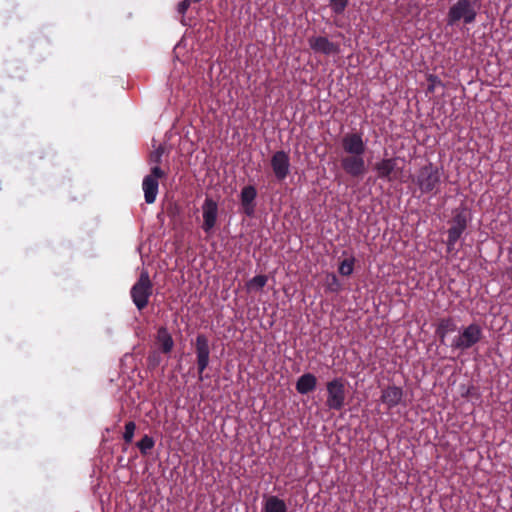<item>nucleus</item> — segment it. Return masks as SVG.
Here are the masks:
<instances>
[{
    "instance_id": "393cba45",
    "label": "nucleus",
    "mask_w": 512,
    "mask_h": 512,
    "mask_svg": "<svg viewBox=\"0 0 512 512\" xmlns=\"http://www.w3.org/2000/svg\"><path fill=\"white\" fill-rule=\"evenodd\" d=\"M354 268V258L344 259L339 265V273L343 276L352 274Z\"/></svg>"
},
{
    "instance_id": "a211bd4d",
    "label": "nucleus",
    "mask_w": 512,
    "mask_h": 512,
    "mask_svg": "<svg viewBox=\"0 0 512 512\" xmlns=\"http://www.w3.org/2000/svg\"><path fill=\"white\" fill-rule=\"evenodd\" d=\"M375 169L377 170L378 176L380 178H387L388 180H392L395 176L394 162H378L375 166Z\"/></svg>"
},
{
    "instance_id": "bb28decb",
    "label": "nucleus",
    "mask_w": 512,
    "mask_h": 512,
    "mask_svg": "<svg viewBox=\"0 0 512 512\" xmlns=\"http://www.w3.org/2000/svg\"><path fill=\"white\" fill-rule=\"evenodd\" d=\"M135 429H136L135 422L129 421L125 424V431L123 433V439H124L125 443L129 444L132 442Z\"/></svg>"
},
{
    "instance_id": "7c9ffc66",
    "label": "nucleus",
    "mask_w": 512,
    "mask_h": 512,
    "mask_svg": "<svg viewBox=\"0 0 512 512\" xmlns=\"http://www.w3.org/2000/svg\"><path fill=\"white\" fill-rule=\"evenodd\" d=\"M271 160H286V155L284 152H277L276 154L273 155Z\"/></svg>"
},
{
    "instance_id": "6e6552de",
    "label": "nucleus",
    "mask_w": 512,
    "mask_h": 512,
    "mask_svg": "<svg viewBox=\"0 0 512 512\" xmlns=\"http://www.w3.org/2000/svg\"><path fill=\"white\" fill-rule=\"evenodd\" d=\"M167 173L158 166L151 169L150 174L143 179L142 188L147 204H153L158 194L159 180L166 178Z\"/></svg>"
},
{
    "instance_id": "0eeeda50",
    "label": "nucleus",
    "mask_w": 512,
    "mask_h": 512,
    "mask_svg": "<svg viewBox=\"0 0 512 512\" xmlns=\"http://www.w3.org/2000/svg\"><path fill=\"white\" fill-rule=\"evenodd\" d=\"M341 148L352 160H362L366 151V142L363 140L361 132H349L341 138Z\"/></svg>"
},
{
    "instance_id": "412c9836",
    "label": "nucleus",
    "mask_w": 512,
    "mask_h": 512,
    "mask_svg": "<svg viewBox=\"0 0 512 512\" xmlns=\"http://www.w3.org/2000/svg\"><path fill=\"white\" fill-rule=\"evenodd\" d=\"M272 169L279 181L286 178L289 173V162H271Z\"/></svg>"
},
{
    "instance_id": "20e7f679",
    "label": "nucleus",
    "mask_w": 512,
    "mask_h": 512,
    "mask_svg": "<svg viewBox=\"0 0 512 512\" xmlns=\"http://www.w3.org/2000/svg\"><path fill=\"white\" fill-rule=\"evenodd\" d=\"M483 337V330L477 323H471L463 327L457 336L451 341L453 350L466 351L476 345Z\"/></svg>"
},
{
    "instance_id": "2eb2a0df",
    "label": "nucleus",
    "mask_w": 512,
    "mask_h": 512,
    "mask_svg": "<svg viewBox=\"0 0 512 512\" xmlns=\"http://www.w3.org/2000/svg\"><path fill=\"white\" fill-rule=\"evenodd\" d=\"M156 343L164 354H169L174 347V340L166 327L162 326L157 330Z\"/></svg>"
},
{
    "instance_id": "4468645a",
    "label": "nucleus",
    "mask_w": 512,
    "mask_h": 512,
    "mask_svg": "<svg viewBox=\"0 0 512 512\" xmlns=\"http://www.w3.org/2000/svg\"><path fill=\"white\" fill-rule=\"evenodd\" d=\"M457 324L452 317L441 318L436 327V335L441 344H445V338L448 334L457 331Z\"/></svg>"
},
{
    "instance_id": "f8f14e48",
    "label": "nucleus",
    "mask_w": 512,
    "mask_h": 512,
    "mask_svg": "<svg viewBox=\"0 0 512 512\" xmlns=\"http://www.w3.org/2000/svg\"><path fill=\"white\" fill-rule=\"evenodd\" d=\"M202 211L204 220L202 228L206 233H209L217 221L218 205L212 198L207 197L203 203Z\"/></svg>"
},
{
    "instance_id": "f03ea898",
    "label": "nucleus",
    "mask_w": 512,
    "mask_h": 512,
    "mask_svg": "<svg viewBox=\"0 0 512 512\" xmlns=\"http://www.w3.org/2000/svg\"><path fill=\"white\" fill-rule=\"evenodd\" d=\"M443 168L429 162L424 165L416 177V183L422 193H438V188L441 183V176Z\"/></svg>"
},
{
    "instance_id": "2f4dec72",
    "label": "nucleus",
    "mask_w": 512,
    "mask_h": 512,
    "mask_svg": "<svg viewBox=\"0 0 512 512\" xmlns=\"http://www.w3.org/2000/svg\"><path fill=\"white\" fill-rule=\"evenodd\" d=\"M470 394H471V389H468L466 395H470Z\"/></svg>"
},
{
    "instance_id": "a878e982",
    "label": "nucleus",
    "mask_w": 512,
    "mask_h": 512,
    "mask_svg": "<svg viewBox=\"0 0 512 512\" xmlns=\"http://www.w3.org/2000/svg\"><path fill=\"white\" fill-rule=\"evenodd\" d=\"M427 93L432 94L435 92L437 86H443L441 79L435 74L427 75Z\"/></svg>"
},
{
    "instance_id": "1a4fd4ad",
    "label": "nucleus",
    "mask_w": 512,
    "mask_h": 512,
    "mask_svg": "<svg viewBox=\"0 0 512 512\" xmlns=\"http://www.w3.org/2000/svg\"><path fill=\"white\" fill-rule=\"evenodd\" d=\"M195 353L197 361V369L199 380H203V372L209 365L210 361V346L209 340L206 335L198 334L195 341Z\"/></svg>"
},
{
    "instance_id": "9d476101",
    "label": "nucleus",
    "mask_w": 512,
    "mask_h": 512,
    "mask_svg": "<svg viewBox=\"0 0 512 512\" xmlns=\"http://www.w3.org/2000/svg\"><path fill=\"white\" fill-rule=\"evenodd\" d=\"M308 44L315 53H320L326 56L340 53V45L330 41L325 36H312L308 39Z\"/></svg>"
},
{
    "instance_id": "f3484780",
    "label": "nucleus",
    "mask_w": 512,
    "mask_h": 512,
    "mask_svg": "<svg viewBox=\"0 0 512 512\" xmlns=\"http://www.w3.org/2000/svg\"><path fill=\"white\" fill-rule=\"evenodd\" d=\"M265 512H287V506L284 500L277 496H270L264 504Z\"/></svg>"
},
{
    "instance_id": "c756f323",
    "label": "nucleus",
    "mask_w": 512,
    "mask_h": 512,
    "mask_svg": "<svg viewBox=\"0 0 512 512\" xmlns=\"http://www.w3.org/2000/svg\"><path fill=\"white\" fill-rule=\"evenodd\" d=\"M191 0H183L177 6V11L179 14L184 15L188 8L190 7Z\"/></svg>"
},
{
    "instance_id": "4be33fe9",
    "label": "nucleus",
    "mask_w": 512,
    "mask_h": 512,
    "mask_svg": "<svg viewBox=\"0 0 512 512\" xmlns=\"http://www.w3.org/2000/svg\"><path fill=\"white\" fill-rule=\"evenodd\" d=\"M268 278L266 275H257L250 279L246 286L249 291L251 290H261L267 283Z\"/></svg>"
},
{
    "instance_id": "9b49d317",
    "label": "nucleus",
    "mask_w": 512,
    "mask_h": 512,
    "mask_svg": "<svg viewBox=\"0 0 512 512\" xmlns=\"http://www.w3.org/2000/svg\"><path fill=\"white\" fill-rule=\"evenodd\" d=\"M257 189L253 185H246L241 189L239 199L241 212L247 217H252L256 211Z\"/></svg>"
},
{
    "instance_id": "7ed1b4c3",
    "label": "nucleus",
    "mask_w": 512,
    "mask_h": 512,
    "mask_svg": "<svg viewBox=\"0 0 512 512\" xmlns=\"http://www.w3.org/2000/svg\"><path fill=\"white\" fill-rule=\"evenodd\" d=\"M152 294L153 283L150 279L149 273L146 270H143L137 281L130 289L132 302L139 311H142L147 307Z\"/></svg>"
},
{
    "instance_id": "aec40b11",
    "label": "nucleus",
    "mask_w": 512,
    "mask_h": 512,
    "mask_svg": "<svg viewBox=\"0 0 512 512\" xmlns=\"http://www.w3.org/2000/svg\"><path fill=\"white\" fill-rule=\"evenodd\" d=\"M136 446L137 448L139 449L140 453L143 455V456H146L150 453V451L154 448L155 446V441L154 439L145 434L140 441H138L136 443Z\"/></svg>"
},
{
    "instance_id": "f257e3e1",
    "label": "nucleus",
    "mask_w": 512,
    "mask_h": 512,
    "mask_svg": "<svg viewBox=\"0 0 512 512\" xmlns=\"http://www.w3.org/2000/svg\"><path fill=\"white\" fill-rule=\"evenodd\" d=\"M478 14V5L476 0H457L453 3L446 15L447 26L453 27L460 23L464 25L473 24Z\"/></svg>"
},
{
    "instance_id": "b1692460",
    "label": "nucleus",
    "mask_w": 512,
    "mask_h": 512,
    "mask_svg": "<svg viewBox=\"0 0 512 512\" xmlns=\"http://www.w3.org/2000/svg\"><path fill=\"white\" fill-rule=\"evenodd\" d=\"M349 0H329V6L336 15H341L347 8Z\"/></svg>"
},
{
    "instance_id": "6ab92c4d",
    "label": "nucleus",
    "mask_w": 512,
    "mask_h": 512,
    "mask_svg": "<svg viewBox=\"0 0 512 512\" xmlns=\"http://www.w3.org/2000/svg\"><path fill=\"white\" fill-rule=\"evenodd\" d=\"M343 169L346 173L358 177L365 173V162H342Z\"/></svg>"
},
{
    "instance_id": "c85d7f7f",
    "label": "nucleus",
    "mask_w": 512,
    "mask_h": 512,
    "mask_svg": "<svg viewBox=\"0 0 512 512\" xmlns=\"http://www.w3.org/2000/svg\"><path fill=\"white\" fill-rule=\"evenodd\" d=\"M160 355L157 352L151 353L148 358L147 362L149 367L155 368L160 364Z\"/></svg>"
},
{
    "instance_id": "39448f33",
    "label": "nucleus",
    "mask_w": 512,
    "mask_h": 512,
    "mask_svg": "<svg viewBox=\"0 0 512 512\" xmlns=\"http://www.w3.org/2000/svg\"><path fill=\"white\" fill-rule=\"evenodd\" d=\"M469 221V213L465 208H458L453 211V217L448 222L450 227L447 231V250L454 249L455 244L465 232Z\"/></svg>"
},
{
    "instance_id": "5701e85b",
    "label": "nucleus",
    "mask_w": 512,
    "mask_h": 512,
    "mask_svg": "<svg viewBox=\"0 0 512 512\" xmlns=\"http://www.w3.org/2000/svg\"><path fill=\"white\" fill-rule=\"evenodd\" d=\"M325 287L329 292L337 293L341 290L342 286L335 274L327 276Z\"/></svg>"
},
{
    "instance_id": "dca6fc26",
    "label": "nucleus",
    "mask_w": 512,
    "mask_h": 512,
    "mask_svg": "<svg viewBox=\"0 0 512 512\" xmlns=\"http://www.w3.org/2000/svg\"><path fill=\"white\" fill-rule=\"evenodd\" d=\"M317 386V378L312 373L301 375L296 382V390L298 393L305 395L314 391Z\"/></svg>"
},
{
    "instance_id": "cd10ccee",
    "label": "nucleus",
    "mask_w": 512,
    "mask_h": 512,
    "mask_svg": "<svg viewBox=\"0 0 512 512\" xmlns=\"http://www.w3.org/2000/svg\"><path fill=\"white\" fill-rule=\"evenodd\" d=\"M162 157H169V153L165 145L159 144L158 147L151 152L150 160H161Z\"/></svg>"
},
{
    "instance_id": "423d86ee",
    "label": "nucleus",
    "mask_w": 512,
    "mask_h": 512,
    "mask_svg": "<svg viewBox=\"0 0 512 512\" xmlns=\"http://www.w3.org/2000/svg\"><path fill=\"white\" fill-rule=\"evenodd\" d=\"M327 399L326 406L330 410L340 411L345 406L346 391L345 384L342 378H334L327 382Z\"/></svg>"
},
{
    "instance_id": "ddd939ff",
    "label": "nucleus",
    "mask_w": 512,
    "mask_h": 512,
    "mask_svg": "<svg viewBox=\"0 0 512 512\" xmlns=\"http://www.w3.org/2000/svg\"><path fill=\"white\" fill-rule=\"evenodd\" d=\"M403 396L404 391L401 387L389 385L382 389L380 400L388 409H393L401 404Z\"/></svg>"
}]
</instances>
